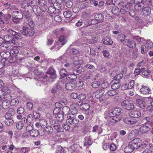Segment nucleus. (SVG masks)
<instances>
[{
    "label": "nucleus",
    "instance_id": "nucleus-20",
    "mask_svg": "<svg viewBox=\"0 0 153 153\" xmlns=\"http://www.w3.org/2000/svg\"><path fill=\"white\" fill-rule=\"evenodd\" d=\"M150 128L148 126L143 125L140 128V131L142 133H146L149 131Z\"/></svg>",
    "mask_w": 153,
    "mask_h": 153
},
{
    "label": "nucleus",
    "instance_id": "nucleus-47",
    "mask_svg": "<svg viewBox=\"0 0 153 153\" xmlns=\"http://www.w3.org/2000/svg\"><path fill=\"white\" fill-rule=\"evenodd\" d=\"M117 91L115 90H111L108 91L107 93L108 96H112L116 95L118 93Z\"/></svg>",
    "mask_w": 153,
    "mask_h": 153
},
{
    "label": "nucleus",
    "instance_id": "nucleus-12",
    "mask_svg": "<svg viewBox=\"0 0 153 153\" xmlns=\"http://www.w3.org/2000/svg\"><path fill=\"white\" fill-rule=\"evenodd\" d=\"M138 3H136V4L134 6L135 10L136 11L139 12L143 10L144 6V4L143 2L142 1L141 2L137 1Z\"/></svg>",
    "mask_w": 153,
    "mask_h": 153
},
{
    "label": "nucleus",
    "instance_id": "nucleus-50",
    "mask_svg": "<svg viewBox=\"0 0 153 153\" xmlns=\"http://www.w3.org/2000/svg\"><path fill=\"white\" fill-rule=\"evenodd\" d=\"M132 38L134 40L136 41L139 43H140L141 40H144V38L139 37V36H134L132 37Z\"/></svg>",
    "mask_w": 153,
    "mask_h": 153
},
{
    "label": "nucleus",
    "instance_id": "nucleus-46",
    "mask_svg": "<svg viewBox=\"0 0 153 153\" xmlns=\"http://www.w3.org/2000/svg\"><path fill=\"white\" fill-rule=\"evenodd\" d=\"M63 15L65 17L69 18L72 16V13L70 11L67 10L64 12Z\"/></svg>",
    "mask_w": 153,
    "mask_h": 153
},
{
    "label": "nucleus",
    "instance_id": "nucleus-4",
    "mask_svg": "<svg viewBox=\"0 0 153 153\" xmlns=\"http://www.w3.org/2000/svg\"><path fill=\"white\" fill-rule=\"evenodd\" d=\"M121 105L123 108L128 110L133 109L134 107L133 104L128 100H125L122 102Z\"/></svg>",
    "mask_w": 153,
    "mask_h": 153
},
{
    "label": "nucleus",
    "instance_id": "nucleus-43",
    "mask_svg": "<svg viewBox=\"0 0 153 153\" xmlns=\"http://www.w3.org/2000/svg\"><path fill=\"white\" fill-rule=\"evenodd\" d=\"M11 36L10 35H6L4 36V40L7 43H10Z\"/></svg>",
    "mask_w": 153,
    "mask_h": 153
},
{
    "label": "nucleus",
    "instance_id": "nucleus-16",
    "mask_svg": "<svg viewBox=\"0 0 153 153\" xmlns=\"http://www.w3.org/2000/svg\"><path fill=\"white\" fill-rule=\"evenodd\" d=\"M126 44L128 47L132 48H135L136 46V42H132L131 40L129 39H126Z\"/></svg>",
    "mask_w": 153,
    "mask_h": 153
},
{
    "label": "nucleus",
    "instance_id": "nucleus-35",
    "mask_svg": "<svg viewBox=\"0 0 153 153\" xmlns=\"http://www.w3.org/2000/svg\"><path fill=\"white\" fill-rule=\"evenodd\" d=\"M29 134L30 136L33 137H36L38 136L39 134V132L38 130L36 129H34L33 130H32Z\"/></svg>",
    "mask_w": 153,
    "mask_h": 153
},
{
    "label": "nucleus",
    "instance_id": "nucleus-41",
    "mask_svg": "<svg viewBox=\"0 0 153 153\" xmlns=\"http://www.w3.org/2000/svg\"><path fill=\"white\" fill-rule=\"evenodd\" d=\"M151 73V71L148 70H145V68H142L141 73L144 76H148Z\"/></svg>",
    "mask_w": 153,
    "mask_h": 153
},
{
    "label": "nucleus",
    "instance_id": "nucleus-59",
    "mask_svg": "<svg viewBox=\"0 0 153 153\" xmlns=\"http://www.w3.org/2000/svg\"><path fill=\"white\" fill-rule=\"evenodd\" d=\"M88 7V2H85L81 4L80 6L81 9H84L87 8Z\"/></svg>",
    "mask_w": 153,
    "mask_h": 153
},
{
    "label": "nucleus",
    "instance_id": "nucleus-58",
    "mask_svg": "<svg viewBox=\"0 0 153 153\" xmlns=\"http://www.w3.org/2000/svg\"><path fill=\"white\" fill-rule=\"evenodd\" d=\"M85 97L84 94H80V95H79V99L80 101H79V103H78V105H81V104L82 103V102H81V101L82 100H85Z\"/></svg>",
    "mask_w": 153,
    "mask_h": 153
},
{
    "label": "nucleus",
    "instance_id": "nucleus-31",
    "mask_svg": "<svg viewBox=\"0 0 153 153\" xmlns=\"http://www.w3.org/2000/svg\"><path fill=\"white\" fill-rule=\"evenodd\" d=\"M5 14H3V13L0 12V22H1V24L2 23L4 24H7L8 23V22L4 20Z\"/></svg>",
    "mask_w": 153,
    "mask_h": 153
},
{
    "label": "nucleus",
    "instance_id": "nucleus-55",
    "mask_svg": "<svg viewBox=\"0 0 153 153\" xmlns=\"http://www.w3.org/2000/svg\"><path fill=\"white\" fill-rule=\"evenodd\" d=\"M29 8H32L34 6L36 5V2L35 0L31 1L28 3Z\"/></svg>",
    "mask_w": 153,
    "mask_h": 153
},
{
    "label": "nucleus",
    "instance_id": "nucleus-33",
    "mask_svg": "<svg viewBox=\"0 0 153 153\" xmlns=\"http://www.w3.org/2000/svg\"><path fill=\"white\" fill-rule=\"evenodd\" d=\"M90 107V105L87 103H83L80 106L81 110L82 111L88 110Z\"/></svg>",
    "mask_w": 153,
    "mask_h": 153
},
{
    "label": "nucleus",
    "instance_id": "nucleus-9",
    "mask_svg": "<svg viewBox=\"0 0 153 153\" xmlns=\"http://www.w3.org/2000/svg\"><path fill=\"white\" fill-rule=\"evenodd\" d=\"M131 142L134 144L136 147L138 149L142 146V147H143V145L142 144V141L139 138H135Z\"/></svg>",
    "mask_w": 153,
    "mask_h": 153
},
{
    "label": "nucleus",
    "instance_id": "nucleus-63",
    "mask_svg": "<svg viewBox=\"0 0 153 153\" xmlns=\"http://www.w3.org/2000/svg\"><path fill=\"white\" fill-rule=\"evenodd\" d=\"M76 25L77 27H86L88 26V25L83 26L82 21L81 20L78 21V22L76 24Z\"/></svg>",
    "mask_w": 153,
    "mask_h": 153
},
{
    "label": "nucleus",
    "instance_id": "nucleus-1",
    "mask_svg": "<svg viewBox=\"0 0 153 153\" xmlns=\"http://www.w3.org/2000/svg\"><path fill=\"white\" fill-rule=\"evenodd\" d=\"M46 74L48 75L44 74L42 76V78L44 79H45L47 81H50L51 79H55L57 77L56 71L52 68H49L46 72Z\"/></svg>",
    "mask_w": 153,
    "mask_h": 153
},
{
    "label": "nucleus",
    "instance_id": "nucleus-13",
    "mask_svg": "<svg viewBox=\"0 0 153 153\" xmlns=\"http://www.w3.org/2000/svg\"><path fill=\"white\" fill-rule=\"evenodd\" d=\"M151 12V8L150 7H147L143 8L142 11V14L144 17H146L149 15Z\"/></svg>",
    "mask_w": 153,
    "mask_h": 153
},
{
    "label": "nucleus",
    "instance_id": "nucleus-64",
    "mask_svg": "<svg viewBox=\"0 0 153 153\" xmlns=\"http://www.w3.org/2000/svg\"><path fill=\"white\" fill-rule=\"evenodd\" d=\"M24 126L22 123V122L21 121L18 122L16 124V127L17 128L19 129H22L24 127Z\"/></svg>",
    "mask_w": 153,
    "mask_h": 153
},
{
    "label": "nucleus",
    "instance_id": "nucleus-3",
    "mask_svg": "<svg viewBox=\"0 0 153 153\" xmlns=\"http://www.w3.org/2000/svg\"><path fill=\"white\" fill-rule=\"evenodd\" d=\"M33 30H31V29L27 26H23L20 31L23 35L27 37L32 36L35 33V32Z\"/></svg>",
    "mask_w": 153,
    "mask_h": 153
},
{
    "label": "nucleus",
    "instance_id": "nucleus-11",
    "mask_svg": "<svg viewBox=\"0 0 153 153\" xmlns=\"http://www.w3.org/2000/svg\"><path fill=\"white\" fill-rule=\"evenodd\" d=\"M85 71V68L81 66H79L73 70V73L74 74L78 75L83 73Z\"/></svg>",
    "mask_w": 153,
    "mask_h": 153
},
{
    "label": "nucleus",
    "instance_id": "nucleus-45",
    "mask_svg": "<svg viewBox=\"0 0 153 153\" xmlns=\"http://www.w3.org/2000/svg\"><path fill=\"white\" fill-rule=\"evenodd\" d=\"M114 110H110L106 113V115L110 117H116Z\"/></svg>",
    "mask_w": 153,
    "mask_h": 153
},
{
    "label": "nucleus",
    "instance_id": "nucleus-8",
    "mask_svg": "<svg viewBox=\"0 0 153 153\" xmlns=\"http://www.w3.org/2000/svg\"><path fill=\"white\" fill-rule=\"evenodd\" d=\"M33 12L36 14V16L38 18H39V16H42L43 15V14L41 12V8L38 5H36L34 6L32 8Z\"/></svg>",
    "mask_w": 153,
    "mask_h": 153
},
{
    "label": "nucleus",
    "instance_id": "nucleus-29",
    "mask_svg": "<svg viewBox=\"0 0 153 153\" xmlns=\"http://www.w3.org/2000/svg\"><path fill=\"white\" fill-rule=\"evenodd\" d=\"M70 109L69 107L67 106L64 107L62 110V114L64 115H67L69 114Z\"/></svg>",
    "mask_w": 153,
    "mask_h": 153
},
{
    "label": "nucleus",
    "instance_id": "nucleus-30",
    "mask_svg": "<svg viewBox=\"0 0 153 153\" xmlns=\"http://www.w3.org/2000/svg\"><path fill=\"white\" fill-rule=\"evenodd\" d=\"M1 102L2 106L4 109L8 108L10 105V101L2 100Z\"/></svg>",
    "mask_w": 153,
    "mask_h": 153
},
{
    "label": "nucleus",
    "instance_id": "nucleus-37",
    "mask_svg": "<svg viewBox=\"0 0 153 153\" xmlns=\"http://www.w3.org/2000/svg\"><path fill=\"white\" fill-rule=\"evenodd\" d=\"M76 112L75 113H76L77 112V111H76ZM74 114H71L69 113L68 115H67V118L68 119L66 121V123H70V120H71L72 119H73L74 118V114Z\"/></svg>",
    "mask_w": 153,
    "mask_h": 153
},
{
    "label": "nucleus",
    "instance_id": "nucleus-26",
    "mask_svg": "<svg viewBox=\"0 0 153 153\" xmlns=\"http://www.w3.org/2000/svg\"><path fill=\"white\" fill-rule=\"evenodd\" d=\"M1 56L3 59H7L11 56L10 53L8 51H4L1 53Z\"/></svg>",
    "mask_w": 153,
    "mask_h": 153
},
{
    "label": "nucleus",
    "instance_id": "nucleus-6",
    "mask_svg": "<svg viewBox=\"0 0 153 153\" xmlns=\"http://www.w3.org/2000/svg\"><path fill=\"white\" fill-rule=\"evenodd\" d=\"M37 3L40 7L41 10L42 12L46 11L47 8V3L45 0H38Z\"/></svg>",
    "mask_w": 153,
    "mask_h": 153
},
{
    "label": "nucleus",
    "instance_id": "nucleus-24",
    "mask_svg": "<svg viewBox=\"0 0 153 153\" xmlns=\"http://www.w3.org/2000/svg\"><path fill=\"white\" fill-rule=\"evenodd\" d=\"M126 36L125 35L123 34H121L118 36V39L123 44H126Z\"/></svg>",
    "mask_w": 153,
    "mask_h": 153
},
{
    "label": "nucleus",
    "instance_id": "nucleus-14",
    "mask_svg": "<svg viewBox=\"0 0 153 153\" xmlns=\"http://www.w3.org/2000/svg\"><path fill=\"white\" fill-rule=\"evenodd\" d=\"M2 94V95L0 94L1 96H3V100L4 101H10L11 99L12 96L10 94H4L3 93V91L2 90H0V94Z\"/></svg>",
    "mask_w": 153,
    "mask_h": 153
},
{
    "label": "nucleus",
    "instance_id": "nucleus-62",
    "mask_svg": "<svg viewBox=\"0 0 153 153\" xmlns=\"http://www.w3.org/2000/svg\"><path fill=\"white\" fill-rule=\"evenodd\" d=\"M65 37L64 36H61L60 37L59 39V41L60 42H62L61 43H59L60 44H61L60 45H63L65 43L66 41H65Z\"/></svg>",
    "mask_w": 153,
    "mask_h": 153
},
{
    "label": "nucleus",
    "instance_id": "nucleus-10",
    "mask_svg": "<svg viewBox=\"0 0 153 153\" xmlns=\"http://www.w3.org/2000/svg\"><path fill=\"white\" fill-rule=\"evenodd\" d=\"M151 91L150 88L148 87L142 85L141 88L140 90V93L143 94H149Z\"/></svg>",
    "mask_w": 153,
    "mask_h": 153
},
{
    "label": "nucleus",
    "instance_id": "nucleus-21",
    "mask_svg": "<svg viewBox=\"0 0 153 153\" xmlns=\"http://www.w3.org/2000/svg\"><path fill=\"white\" fill-rule=\"evenodd\" d=\"M115 80L112 81V85H111V88L113 90H116L120 86V83L118 82H116Z\"/></svg>",
    "mask_w": 153,
    "mask_h": 153
},
{
    "label": "nucleus",
    "instance_id": "nucleus-57",
    "mask_svg": "<svg viewBox=\"0 0 153 153\" xmlns=\"http://www.w3.org/2000/svg\"><path fill=\"white\" fill-rule=\"evenodd\" d=\"M72 64L69 62H66L64 64V66L68 70H71L72 68Z\"/></svg>",
    "mask_w": 153,
    "mask_h": 153
},
{
    "label": "nucleus",
    "instance_id": "nucleus-5",
    "mask_svg": "<svg viewBox=\"0 0 153 153\" xmlns=\"http://www.w3.org/2000/svg\"><path fill=\"white\" fill-rule=\"evenodd\" d=\"M137 106L142 108H144L146 106V103L144 101V98L142 97L139 96L136 100Z\"/></svg>",
    "mask_w": 153,
    "mask_h": 153
},
{
    "label": "nucleus",
    "instance_id": "nucleus-19",
    "mask_svg": "<svg viewBox=\"0 0 153 153\" xmlns=\"http://www.w3.org/2000/svg\"><path fill=\"white\" fill-rule=\"evenodd\" d=\"M123 121L127 124H133L136 123V121L131 117H127L123 119Z\"/></svg>",
    "mask_w": 153,
    "mask_h": 153
},
{
    "label": "nucleus",
    "instance_id": "nucleus-49",
    "mask_svg": "<svg viewBox=\"0 0 153 153\" xmlns=\"http://www.w3.org/2000/svg\"><path fill=\"white\" fill-rule=\"evenodd\" d=\"M53 129L52 127L50 126H48L45 128V131L47 132L48 134H51L53 132Z\"/></svg>",
    "mask_w": 153,
    "mask_h": 153
},
{
    "label": "nucleus",
    "instance_id": "nucleus-42",
    "mask_svg": "<svg viewBox=\"0 0 153 153\" xmlns=\"http://www.w3.org/2000/svg\"><path fill=\"white\" fill-rule=\"evenodd\" d=\"M28 24V26L31 29V30H34V26L35 25V23L32 21L28 20V22L26 23Z\"/></svg>",
    "mask_w": 153,
    "mask_h": 153
},
{
    "label": "nucleus",
    "instance_id": "nucleus-48",
    "mask_svg": "<svg viewBox=\"0 0 153 153\" xmlns=\"http://www.w3.org/2000/svg\"><path fill=\"white\" fill-rule=\"evenodd\" d=\"M100 82L98 81H95L92 83L91 86L94 88H96L100 85Z\"/></svg>",
    "mask_w": 153,
    "mask_h": 153
},
{
    "label": "nucleus",
    "instance_id": "nucleus-22",
    "mask_svg": "<svg viewBox=\"0 0 153 153\" xmlns=\"http://www.w3.org/2000/svg\"><path fill=\"white\" fill-rule=\"evenodd\" d=\"M104 16L101 13H97L94 16V19L97 21L99 22V23L103 21Z\"/></svg>",
    "mask_w": 153,
    "mask_h": 153
},
{
    "label": "nucleus",
    "instance_id": "nucleus-38",
    "mask_svg": "<svg viewBox=\"0 0 153 153\" xmlns=\"http://www.w3.org/2000/svg\"><path fill=\"white\" fill-rule=\"evenodd\" d=\"M111 12L114 14L118 15L119 13V9L118 7L116 6H114L112 8Z\"/></svg>",
    "mask_w": 153,
    "mask_h": 153
},
{
    "label": "nucleus",
    "instance_id": "nucleus-44",
    "mask_svg": "<svg viewBox=\"0 0 153 153\" xmlns=\"http://www.w3.org/2000/svg\"><path fill=\"white\" fill-rule=\"evenodd\" d=\"M77 78V76L76 75L74 74L73 73V74H68V76H67L66 78V79L68 80L71 79L73 81H74V80Z\"/></svg>",
    "mask_w": 153,
    "mask_h": 153
},
{
    "label": "nucleus",
    "instance_id": "nucleus-18",
    "mask_svg": "<svg viewBox=\"0 0 153 153\" xmlns=\"http://www.w3.org/2000/svg\"><path fill=\"white\" fill-rule=\"evenodd\" d=\"M12 16L13 17L20 19L23 18V15L21 12L16 11L13 13Z\"/></svg>",
    "mask_w": 153,
    "mask_h": 153
},
{
    "label": "nucleus",
    "instance_id": "nucleus-56",
    "mask_svg": "<svg viewBox=\"0 0 153 153\" xmlns=\"http://www.w3.org/2000/svg\"><path fill=\"white\" fill-rule=\"evenodd\" d=\"M99 23V22L98 21H97V20L94 19H92L91 20H90L88 22V24L89 26H90L91 25H95L96 24H97Z\"/></svg>",
    "mask_w": 153,
    "mask_h": 153
},
{
    "label": "nucleus",
    "instance_id": "nucleus-51",
    "mask_svg": "<svg viewBox=\"0 0 153 153\" xmlns=\"http://www.w3.org/2000/svg\"><path fill=\"white\" fill-rule=\"evenodd\" d=\"M63 86V81L62 80L58 82L56 85V89L59 90H61Z\"/></svg>",
    "mask_w": 153,
    "mask_h": 153
},
{
    "label": "nucleus",
    "instance_id": "nucleus-39",
    "mask_svg": "<svg viewBox=\"0 0 153 153\" xmlns=\"http://www.w3.org/2000/svg\"><path fill=\"white\" fill-rule=\"evenodd\" d=\"M19 102L18 100L16 98L10 100V105L12 106H16Z\"/></svg>",
    "mask_w": 153,
    "mask_h": 153
},
{
    "label": "nucleus",
    "instance_id": "nucleus-53",
    "mask_svg": "<svg viewBox=\"0 0 153 153\" xmlns=\"http://www.w3.org/2000/svg\"><path fill=\"white\" fill-rule=\"evenodd\" d=\"M40 126L42 127H45L47 124V122L45 119H42L40 121Z\"/></svg>",
    "mask_w": 153,
    "mask_h": 153
},
{
    "label": "nucleus",
    "instance_id": "nucleus-17",
    "mask_svg": "<svg viewBox=\"0 0 153 153\" xmlns=\"http://www.w3.org/2000/svg\"><path fill=\"white\" fill-rule=\"evenodd\" d=\"M122 117H116L115 119L112 118L109 122L108 125L109 126L114 125L115 123L118 122L122 119Z\"/></svg>",
    "mask_w": 153,
    "mask_h": 153
},
{
    "label": "nucleus",
    "instance_id": "nucleus-23",
    "mask_svg": "<svg viewBox=\"0 0 153 153\" xmlns=\"http://www.w3.org/2000/svg\"><path fill=\"white\" fill-rule=\"evenodd\" d=\"M53 127L57 130V132H62L64 131L63 129L61 127V125L59 123H56Z\"/></svg>",
    "mask_w": 153,
    "mask_h": 153
},
{
    "label": "nucleus",
    "instance_id": "nucleus-52",
    "mask_svg": "<svg viewBox=\"0 0 153 153\" xmlns=\"http://www.w3.org/2000/svg\"><path fill=\"white\" fill-rule=\"evenodd\" d=\"M48 10L49 12L51 14L55 13L56 12V10L53 6H50Z\"/></svg>",
    "mask_w": 153,
    "mask_h": 153
},
{
    "label": "nucleus",
    "instance_id": "nucleus-36",
    "mask_svg": "<svg viewBox=\"0 0 153 153\" xmlns=\"http://www.w3.org/2000/svg\"><path fill=\"white\" fill-rule=\"evenodd\" d=\"M113 110L115 112L116 117H121L120 116V115L122 112V109L121 108H116L114 109Z\"/></svg>",
    "mask_w": 153,
    "mask_h": 153
},
{
    "label": "nucleus",
    "instance_id": "nucleus-25",
    "mask_svg": "<svg viewBox=\"0 0 153 153\" xmlns=\"http://www.w3.org/2000/svg\"><path fill=\"white\" fill-rule=\"evenodd\" d=\"M65 88L68 90H72L76 88L75 85L71 83H66L65 85Z\"/></svg>",
    "mask_w": 153,
    "mask_h": 153
},
{
    "label": "nucleus",
    "instance_id": "nucleus-32",
    "mask_svg": "<svg viewBox=\"0 0 153 153\" xmlns=\"http://www.w3.org/2000/svg\"><path fill=\"white\" fill-rule=\"evenodd\" d=\"M59 74L61 76L62 78L65 76L67 77L68 75V73L66 70L64 68H62L60 70Z\"/></svg>",
    "mask_w": 153,
    "mask_h": 153
},
{
    "label": "nucleus",
    "instance_id": "nucleus-2",
    "mask_svg": "<svg viewBox=\"0 0 153 153\" xmlns=\"http://www.w3.org/2000/svg\"><path fill=\"white\" fill-rule=\"evenodd\" d=\"M104 93V90L100 89L94 91V94L96 98L99 99L100 102H102L105 100V95H103Z\"/></svg>",
    "mask_w": 153,
    "mask_h": 153
},
{
    "label": "nucleus",
    "instance_id": "nucleus-7",
    "mask_svg": "<svg viewBox=\"0 0 153 153\" xmlns=\"http://www.w3.org/2000/svg\"><path fill=\"white\" fill-rule=\"evenodd\" d=\"M130 117L134 118H137L141 116V113L139 110H135L131 111L129 113Z\"/></svg>",
    "mask_w": 153,
    "mask_h": 153
},
{
    "label": "nucleus",
    "instance_id": "nucleus-61",
    "mask_svg": "<svg viewBox=\"0 0 153 153\" xmlns=\"http://www.w3.org/2000/svg\"><path fill=\"white\" fill-rule=\"evenodd\" d=\"M63 114H58L56 117L57 120L59 121L62 122L64 119V116Z\"/></svg>",
    "mask_w": 153,
    "mask_h": 153
},
{
    "label": "nucleus",
    "instance_id": "nucleus-27",
    "mask_svg": "<svg viewBox=\"0 0 153 153\" xmlns=\"http://www.w3.org/2000/svg\"><path fill=\"white\" fill-rule=\"evenodd\" d=\"M113 42L111 39L110 36H107L105 38L103 41V43L105 45H111Z\"/></svg>",
    "mask_w": 153,
    "mask_h": 153
},
{
    "label": "nucleus",
    "instance_id": "nucleus-60",
    "mask_svg": "<svg viewBox=\"0 0 153 153\" xmlns=\"http://www.w3.org/2000/svg\"><path fill=\"white\" fill-rule=\"evenodd\" d=\"M141 51L142 54H145L147 52L148 50L146 48V46L144 45H143L141 46Z\"/></svg>",
    "mask_w": 153,
    "mask_h": 153
},
{
    "label": "nucleus",
    "instance_id": "nucleus-34",
    "mask_svg": "<svg viewBox=\"0 0 153 153\" xmlns=\"http://www.w3.org/2000/svg\"><path fill=\"white\" fill-rule=\"evenodd\" d=\"M124 150L125 153H131L133 152L134 149L131 146H130V145L129 143L128 145L124 148Z\"/></svg>",
    "mask_w": 153,
    "mask_h": 153
},
{
    "label": "nucleus",
    "instance_id": "nucleus-15",
    "mask_svg": "<svg viewBox=\"0 0 153 153\" xmlns=\"http://www.w3.org/2000/svg\"><path fill=\"white\" fill-rule=\"evenodd\" d=\"M93 143V141L90 138V136L85 137V138L84 144V146L88 147L91 145Z\"/></svg>",
    "mask_w": 153,
    "mask_h": 153
},
{
    "label": "nucleus",
    "instance_id": "nucleus-28",
    "mask_svg": "<svg viewBox=\"0 0 153 153\" xmlns=\"http://www.w3.org/2000/svg\"><path fill=\"white\" fill-rule=\"evenodd\" d=\"M8 43L6 42H3L0 45V48L3 50H8L10 49V46L8 44Z\"/></svg>",
    "mask_w": 153,
    "mask_h": 153
},
{
    "label": "nucleus",
    "instance_id": "nucleus-54",
    "mask_svg": "<svg viewBox=\"0 0 153 153\" xmlns=\"http://www.w3.org/2000/svg\"><path fill=\"white\" fill-rule=\"evenodd\" d=\"M53 6L54 7L56 10H59L60 9L61 7V5L60 3L58 2L53 3Z\"/></svg>",
    "mask_w": 153,
    "mask_h": 153
},
{
    "label": "nucleus",
    "instance_id": "nucleus-40",
    "mask_svg": "<svg viewBox=\"0 0 153 153\" xmlns=\"http://www.w3.org/2000/svg\"><path fill=\"white\" fill-rule=\"evenodd\" d=\"M4 122L6 125L10 126L13 124L14 121L12 118H11L8 119H5V120H4Z\"/></svg>",
    "mask_w": 153,
    "mask_h": 153
}]
</instances>
